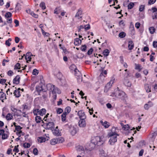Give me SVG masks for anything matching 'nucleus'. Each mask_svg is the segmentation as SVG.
Listing matches in <instances>:
<instances>
[{"label": "nucleus", "mask_w": 157, "mask_h": 157, "mask_svg": "<svg viewBox=\"0 0 157 157\" xmlns=\"http://www.w3.org/2000/svg\"><path fill=\"white\" fill-rule=\"evenodd\" d=\"M108 136L109 137H110L109 141V144L111 145H113L117 141V136H119V135L115 132H112L109 133L108 134Z\"/></svg>", "instance_id": "f257e3e1"}, {"label": "nucleus", "mask_w": 157, "mask_h": 157, "mask_svg": "<svg viewBox=\"0 0 157 157\" xmlns=\"http://www.w3.org/2000/svg\"><path fill=\"white\" fill-rule=\"evenodd\" d=\"M103 143V141L101 140L100 137L97 136L93 138L91 140V144L92 145L93 144L94 145V147L96 145L98 146L101 145Z\"/></svg>", "instance_id": "f03ea898"}, {"label": "nucleus", "mask_w": 157, "mask_h": 157, "mask_svg": "<svg viewBox=\"0 0 157 157\" xmlns=\"http://www.w3.org/2000/svg\"><path fill=\"white\" fill-rule=\"evenodd\" d=\"M46 87L47 90L52 91L53 94H56V93H59L58 88L57 87H55L54 85H52L51 84H47Z\"/></svg>", "instance_id": "7ed1b4c3"}, {"label": "nucleus", "mask_w": 157, "mask_h": 157, "mask_svg": "<svg viewBox=\"0 0 157 157\" xmlns=\"http://www.w3.org/2000/svg\"><path fill=\"white\" fill-rule=\"evenodd\" d=\"M48 123H44L46 125V127L45 128L46 129H54V124L53 122L50 121L49 120L48 121Z\"/></svg>", "instance_id": "20e7f679"}, {"label": "nucleus", "mask_w": 157, "mask_h": 157, "mask_svg": "<svg viewBox=\"0 0 157 157\" xmlns=\"http://www.w3.org/2000/svg\"><path fill=\"white\" fill-rule=\"evenodd\" d=\"M76 148L77 152H81V153L79 154L82 155V156H84L85 153L83 147L82 146L79 145L77 146Z\"/></svg>", "instance_id": "39448f33"}, {"label": "nucleus", "mask_w": 157, "mask_h": 157, "mask_svg": "<svg viewBox=\"0 0 157 157\" xmlns=\"http://www.w3.org/2000/svg\"><path fill=\"white\" fill-rule=\"evenodd\" d=\"M78 115L80 119H85L86 118V116L83 110L79 111L78 112Z\"/></svg>", "instance_id": "423d86ee"}, {"label": "nucleus", "mask_w": 157, "mask_h": 157, "mask_svg": "<svg viewBox=\"0 0 157 157\" xmlns=\"http://www.w3.org/2000/svg\"><path fill=\"white\" fill-rule=\"evenodd\" d=\"M118 88H117V89H115L113 92L111 93L110 94V96L112 97H115L117 98H118L119 95L121 90H118Z\"/></svg>", "instance_id": "0eeeda50"}, {"label": "nucleus", "mask_w": 157, "mask_h": 157, "mask_svg": "<svg viewBox=\"0 0 157 157\" xmlns=\"http://www.w3.org/2000/svg\"><path fill=\"white\" fill-rule=\"evenodd\" d=\"M118 96L119 97L118 98L124 101L127 98V96L125 93L121 91L120 92V93Z\"/></svg>", "instance_id": "6e6552de"}, {"label": "nucleus", "mask_w": 157, "mask_h": 157, "mask_svg": "<svg viewBox=\"0 0 157 157\" xmlns=\"http://www.w3.org/2000/svg\"><path fill=\"white\" fill-rule=\"evenodd\" d=\"M5 132V131L4 129L0 130V135L2 136V140L6 139L8 137V135L7 134L4 133Z\"/></svg>", "instance_id": "1a4fd4ad"}, {"label": "nucleus", "mask_w": 157, "mask_h": 157, "mask_svg": "<svg viewBox=\"0 0 157 157\" xmlns=\"http://www.w3.org/2000/svg\"><path fill=\"white\" fill-rule=\"evenodd\" d=\"M36 90L39 93L38 94L39 95H40V93L41 91H42L43 92H46V90H44L43 88V86H36Z\"/></svg>", "instance_id": "9d476101"}, {"label": "nucleus", "mask_w": 157, "mask_h": 157, "mask_svg": "<svg viewBox=\"0 0 157 157\" xmlns=\"http://www.w3.org/2000/svg\"><path fill=\"white\" fill-rule=\"evenodd\" d=\"M85 119H80L78 122V125L80 127H85L86 125Z\"/></svg>", "instance_id": "9b49d317"}, {"label": "nucleus", "mask_w": 157, "mask_h": 157, "mask_svg": "<svg viewBox=\"0 0 157 157\" xmlns=\"http://www.w3.org/2000/svg\"><path fill=\"white\" fill-rule=\"evenodd\" d=\"M82 11L81 8H80L78 10V12H77L75 15V17H78V19L82 18V17L80 16L82 15Z\"/></svg>", "instance_id": "f8f14e48"}, {"label": "nucleus", "mask_w": 157, "mask_h": 157, "mask_svg": "<svg viewBox=\"0 0 157 157\" xmlns=\"http://www.w3.org/2000/svg\"><path fill=\"white\" fill-rule=\"evenodd\" d=\"M20 78L19 75H17L13 79V83L14 84H16L17 85L20 82Z\"/></svg>", "instance_id": "ddd939ff"}, {"label": "nucleus", "mask_w": 157, "mask_h": 157, "mask_svg": "<svg viewBox=\"0 0 157 157\" xmlns=\"http://www.w3.org/2000/svg\"><path fill=\"white\" fill-rule=\"evenodd\" d=\"M153 105V104L151 101H149L147 104L144 105V108L145 109L148 110L149 108Z\"/></svg>", "instance_id": "4468645a"}, {"label": "nucleus", "mask_w": 157, "mask_h": 157, "mask_svg": "<svg viewBox=\"0 0 157 157\" xmlns=\"http://www.w3.org/2000/svg\"><path fill=\"white\" fill-rule=\"evenodd\" d=\"M78 77H76V78L78 82H82V78L80 72L78 70Z\"/></svg>", "instance_id": "2eb2a0df"}, {"label": "nucleus", "mask_w": 157, "mask_h": 157, "mask_svg": "<svg viewBox=\"0 0 157 157\" xmlns=\"http://www.w3.org/2000/svg\"><path fill=\"white\" fill-rule=\"evenodd\" d=\"M82 40L79 38H76L74 40V44L75 45H78L81 44Z\"/></svg>", "instance_id": "dca6fc26"}, {"label": "nucleus", "mask_w": 157, "mask_h": 157, "mask_svg": "<svg viewBox=\"0 0 157 157\" xmlns=\"http://www.w3.org/2000/svg\"><path fill=\"white\" fill-rule=\"evenodd\" d=\"M76 128L75 127H72L70 129V133L72 136L75 135L77 133Z\"/></svg>", "instance_id": "f3484780"}, {"label": "nucleus", "mask_w": 157, "mask_h": 157, "mask_svg": "<svg viewBox=\"0 0 157 157\" xmlns=\"http://www.w3.org/2000/svg\"><path fill=\"white\" fill-rule=\"evenodd\" d=\"M134 46V44L132 40L129 41L128 42V48L129 50H132Z\"/></svg>", "instance_id": "a211bd4d"}, {"label": "nucleus", "mask_w": 157, "mask_h": 157, "mask_svg": "<svg viewBox=\"0 0 157 157\" xmlns=\"http://www.w3.org/2000/svg\"><path fill=\"white\" fill-rule=\"evenodd\" d=\"M124 84L127 87H130L131 85V82L128 79H124Z\"/></svg>", "instance_id": "6ab92c4d"}, {"label": "nucleus", "mask_w": 157, "mask_h": 157, "mask_svg": "<svg viewBox=\"0 0 157 157\" xmlns=\"http://www.w3.org/2000/svg\"><path fill=\"white\" fill-rule=\"evenodd\" d=\"M100 123L105 128H108L109 126V123L106 121L103 122L102 121H100Z\"/></svg>", "instance_id": "aec40b11"}, {"label": "nucleus", "mask_w": 157, "mask_h": 157, "mask_svg": "<svg viewBox=\"0 0 157 157\" xmlns=\"http://www.w3.org/2000/svg\"><path fill=\"white\" fill-rule=\"evenodd\" d=\"M39 113L38 114L40 115V116H43L46 113V110L45 109L42 108L40 110H39Z\"/></svg>", "instance_id": "412c9836"}, {"label": "nucleus", "mask_w": 157, "mask_h": 157, "mask_svg": "<svg viewBox=\"0 0 157 157\" xmlns=\"http://www.w3.org/2000/svg\"><path fill=\"white\" fill-rule=\"evenodd\" d=\"M38 142L40 143L44 142L46 140V138L45 137H38Z\"/></svg>", "instance_id": "4be33fe9"}, {"label": "nucleus", "mask_w": 157, "mask_h": 157, "mask_svg": "<svg viewBox=\"0 0 157 157\" xmlns=\"http://www.w3.org/2000/svg\"><path fill=\"white\" fill-rule=\"evenodd\" d=\"M57 144L63 143L64 141V139L62 137L56 138Z\"/></svg>", "instance_id": "5701e85b"}, {"label": "nucleus", "mask_w": 157, "mask_h": 157, "mask_svg": "<svg viewBox=\"0 0 157 157\" xmlns=\"http://www.w3.org/2000/svg\"><path fill=\"white\" fill-rule=\"evenodd\" d=\"M1 91H0V99L5 98V99H6V94L4 92H2V89H1Z\"/></svg>", "instance_id": "b1692460"}, {"label": "nucleus", "mask_w": 157, "mask_h": 157, "mask_svg": "<svg viewBox=\"0 0 157 157\" xmlns=\"http://www.w3.org/2000/svg\"><path fill=\"white\" fill-rule=\"evenodd\" d=\"M35 120L37 123H40L41 121H43L41 119V118L39 116H36L35 118ZM42 122L44 123L43 121H42Z\"/></svg>", "instance_id": "393cba45"}, {"label": "nucleus", "mask_w": 157, "mask_h": 157, "mask_svg": "<svg viewBox=\"0 0 157 157\" xmlns=\"http://www.w3.org/2000/svg\"><path fill=\"white\" fill-rule=\"evenodd\" d=\"M54 135L56 136H61V133L59 132V129H54V132H53Z\"/></svg>", "instance_id": "a878e982"}, {"label": "nucleus", "mask_w": 157, "mask_h": 157, "mask_svg": "<svg viewBox=\"0 0 157 157\" xmlns=\"http://www.w3.org/2000/svg\"><path fill=\"white\" fill-rule=\"evenodd\" d=\"M145 89L147 93L151 91V87L149 86L148 84H145L144 85Z\"/></svg>", "instance_id": "bb28decb"}, {"label": "nucleus", "mask_w": 157, "mask_h": 157, "mask_svg": "<svg viewBox=\"0 0 157 157\" xmlns=\"http://www.w3.org/2000/svg\"><path fill=\"white\" fill-rule=\"evenodd\" d=\"M13 94L16 98H19L21 96L20 91H17V90H14Z\"/></svg>", "instance_id": "cd10ccee"}, {"label": "nucleus", "mask_w": 157, "mask_h": 157, "mask_svg": "<svg viewBox=\"0 0 157 157\" xmlns=\"http://www.w3.org/2000/svg\"><path fill=\"white\" fill-rule=\"evenodd\" d=\"M13 118V115L10 113L7 114L6 116V118L8 121L11 120Z\"/></svg>", "instance_id": "c85d7f7f"}, {"label": "nucleus", "mask_w": 157, "mask_h": 157, "mask_svg": "<svg viewBox=\"0 0 157 157\" xmlns=\"http://www.w3.org/2000/svg\"><path fill=\"white\" fill-rule=\"evenodd\" d=\"M50 143L52 145H55L57 144L56 138L51 140L50 141Z\"/></svg>", "instance_id": "c756f323"}, {"label": "nucleus", "mask_w": 157, "mask_h": 157, "mask_svg": "<svg viewBox=\"0 0 157 157\" xmlns=\"http://www.w3.org/2000/svg\"><path fill=\"white\" fill-rule=\"evenodd\" d=\"M109 50L106 49L103 51L102 53L105 56H107L109 55Z\"/></svg>", "instance_id": "7c9ffc66"}, {"label": "nucleus", "mask_w": 157, "mask_h": 157, "mask_svg": "<svg viewBox=\"0 0 157 157\" xmlns=\"http://www.w3.org/2000/svg\"><path fill=\"white\" fill-rule=\"evenodd\" d=\"M67 114L63 112L61 115L62 121H65L66 120V116Z\"/></svg>", "instance_id": "2f4dec72"}, {"label": "nucleus", "mask_w": 157, "mask_h": 157, "mask_svg": "<svg viewBox=\"0 0 157 157\" xmlns=\"http://www.w3.org/2000/svg\"><path fill=\"white\" fill-rule=\"evenodd\" d=\"M149 30L151 34H153L155 32V29L153 27H151L149 28Z\"/></svg>", "instance_id": "473e14b6"}, {"label": "nucleus", "mask_w": 157, "mask_h": 157, "mask_svg": "<svg viewBox=\"0 0 157 157\" xmlns=\"http://www.w3.org/2000/svg\"><path fill=\"white\" fill-rule=\"evenodd\" d=\"M65 112L64 113H65L67 114L69 113L71 111V108L69 106H67L66 107L65 109Z\"/></svg>", "instance_id": "72a5a7b5"}, {"label": "nucleus", "mask_w": 157, "mask_h": 157, "mask_svg": "<svg viewBox=\"0 0 157 157\" xmlns=\"http://www.w3.org/2000/svg\"><path fill=\"white\" fill-rule=\"evenodd\" d=\"M141 66L139 64H135V68L136 70H138L139 71H140L141 70Z\"/></svg>", "instance_id": "f704fd0d"}, {"label": "nucleus", "mask_w": 157, "mask_h": 157, "mask_svg": "<svg viewBox=\"0 0 157 157\" xmlns=\"http://www.w3.org/2000/svg\"><path fill=\"white\" fill-rule=\"evenodd\" d=\"M60 8L58 7L56 8L54 10V13L56 14H58L60 12Z\"/></svg>", "instance_id": "c9c22d12"}, {"label": "nucleus", "mask_w": 157, "mask_h": 157, "mask_svg": "<svg viewBox=\"0 0 157 157\" xmlns=\"http://www.w3.org/2000/svg\"><path fill=\"white\" fill-rule=\"evenodd\" d=\"M87 48V46L86 45H82L80 49L83 52H85Z\"/></svg>", "instance_id": "e433bc0d"}, {"label": "nucleus", "mask_w": 157, "mask_h": 157, "mask_svg": "<svg viewBox=\"0 0 157 157\" xmlns=\"http://www.w3.org/2000/svg\"><path fill=\"white\" fill-rule=\"evenodd\" d=\"M134 3L133 2H130L128 6V9H132L134 6Z\"/></svg>", "instance_id": "4c0bfd02"}, {"label": "nucleus", "mask_w": 157, "mask_h": 157, "mask_svg": "<svg viewBox=\"0 0 157 157\" xmlns=\"http://www.w3.org/2000/svg\"><path fill=\"white\" fill-rule=\"evenodd\" d=\"M125 36L126 33L124 32H123L120 33L119 34V36L121 38L124 37Z\"/></svg>", "instance_id": "58836bf2"}, {"label": "nucleus", "mask_w": 157, "mask_h": 157, "mask_svg": "<svg viewBox=\"0 0 157 157\" xmlns=\"http://www.w3.org/2000/svg\"><path fill=\"white\" fill-rule=\"evenodd\" d=\"M39 109H34L33 112L34 115H37L38 113H39Z\"/></svg>", "instance_id": "ea45409f"}, {"label": "nucleus", "mask_w": 157, "mask_h": 157, "mask_svg": "<svg viewBox=\"0 0 157 157\" xmlns=\"http://www.w3.org/2000/svg\"><path fill=\"white\" fill-rule=\"evenodd\" d=\"M20 64L19 63H17L14 67V69H20L21 67H20Z\"/></svg>", "instance_id": "a19ab883"}, {"label": "nucleus", "mask_w": 157, "mask_h": 157, "mask_svg": "<svg viewBox=\"0 0 157 157\" xmlns=\"http://www.w3.org/2000/svg\"><path fill=\"white\" fill-rule=\"evenodd\" d=\"M130 30L131 32L130 34H131V35H134L135 33L134 27L133 26L132 27H131V28L130 29Z\"/></svg>", "instance_id": "79ce46f5"}, {"label": "nucleus", "mask_w": 157, "mask_h": 157, "mask_svg": "<svg viewBox=\"0 0 157 157\" xmlns=\"http://www.w3.org/2000/svg\"><path fill=\"white\" fill-rule=\"evenodd\" d=\"M122 128L124 130H128L129 128V126L128 124L124 125V126L122 127Z\"/></svg>", "instance_id": "37998d69"}, {"label": "nucleus", "mask_w": 157, "mask_h": 157, "mask_svg": "<svg viewBox=\"0 0 157 157\" xmlns=\"http://www.w3.org/2000/svg\"><path fill=\"white\" fill-rule=\"evenodd\" d=\"M40 7H41L43 10H44L45 9L46 7L45 6V4L44 2H41L40 5Z\"/></svg>", "instance_id": "c03bdc74"}, {"label": "nucleus", "mask_w": 157, "mask_h": 157, "mask_svg": "<svg viewBox=\"0 0 157 157\" xmlns=\"http://www.w3.org/2000/svg\"><path fill=\"white\" fill-rule=\"evenodd\" d=\"M35 56V55H33L32 54V53L30 52H27L25 55V58L26 60H27V57L29 56Z\"/></svg>", "instance_id": "a18cd8bd"}, {"label": "nucleus", "mask_w": 157, "mask_h": 157, "mask_svg": "<svg viewBox=\"0 0 157 157\" xmlns=\"http://www.w3.org/2000/svg\"><path fill=\"white\" fill-rule=\"evenodd\" d=\"M23 147L25 148H29L30 146V145L29 143H24L23 145Z\"/></svg>", "instance_id": "49530a36"}, {"label": "nucleus", "mask_w": 157, "mask_h": 157, "mask_svg": "<svg viewBox=\"0 0 157 157\" xmlns=\"http://www.w3.org/2000/svg\"><path fill=\"white\" fill-rule=\"evenodd\" d=\"M12 16L11 13L10 12H8L6 13L5 14V17L6 18H9Z\"/></svg>", "instance_id": "de8ad7c7"}, {"label": "nucleus", "mask_w": 157, "mask_h": 157, "mask_svg": "<svg viewBox=\"0 0 157 157\" xmlns=\"http://www.w3.org/2000/svg\"><path fill=\"white\" fill-rule=\"evenodd\" d=\"M144 9L145 6L144 5H141L139 7V10L140 12H142Z\"/></svg>", "instance_id": "09e8293b"}, {"label": "nucleus", "mask_w": 157, "mask_h": 157, "mask_svg": "<svg viewBox=\"0 0 157 157\" xmlns=\"http://www.w3.org/2000/svg\"><path fill=\"white\" fill-rule=\"evenodd\" d=\"M94 50L92 48H91L87 52V54L90 55L92 54Z\"/></svg>", "instance_id": "8fccbe9b"}, {"label": "nucleus", "mask_w": 157, "mask_h": 157, "mask_svg": "<svg viewBox=\"0 0 157 157\" xmlns=\"http://www.w3.org/2000/svg\"><path fill=\"white\" fill-rule=\"evenodd\" d=\"M38 71L36 69H35L33 70V75H36L38 74Z\"/></svg>", "instance_id": "3c124183"}, {"label": "nucleus", "mask_w": 157, "mask_h": 157, "mask_svg": "<svg viewBox=\"0 0 157 157\" xmlns=\"http://www.w3.org/2000/svg\"><path fill=\"white\" fill-rule=\"evenodd\" d=\"M33 153L35 155H37L38 154V151L36 148L33 149Z\"/></svg>", "instance_id": "603ef678"}, {"label": "nucleus", "mask_w": 157, "mask_h": 157, "mask_svg": "<svg viewBox=\"0 0 157 157\" xmlns=\"http://www.w3.org/2000/svg\"><path fill=\"white\" fill-rule=\"evenodd\" d=\"M19 145H17L15 146L14 149L13 150V151L16 152L17 153L19 151V150L18 149L17 147H19Z\"/></svg>", "instance_id": "864d4df0"}, {"label": "nucleus", "mask_w": 157, "mask_h": 157, "mask_svg": "<svg viewBox=\"0 0 157 157\" xmlns=\"http://www.w3.org/2000/svg\"><path fill=\"white\" fill-rule=\"evenodd\" d=\"M49 115V113H48L46 116L44 117L43 118V120H44L45 121H48L49 119H47V117H48V115Z\"/></svg>", "instance_id": "5fc2aeb1"}, {"label": "nucleus", "mask_w": 157, "mask_h": 157, "mask_svg": "<svg viewBox=\"0 0 157 157\" xmlns=\"http://www.w3.org/2000/svg\"><path fill=\"white\" fill-rule=\"evenodd\" d=\"M22 128L19 125H17L15 127V130L17 131H20L21 130Z\"/></svg>", "instance_id": "6e6d98bb"}, {"label": "nucleus", "mask_w": 157, "mask_h": 157, "mask_svg": "<svg viewBox=\"0 0 157 157\" xmlns=\"http://www.w3.org/2000/svg\"><path fill=\"white\" fill-rule=\"evenodd\" d=\"M56 111L57 113L60 114L63 112V110L61 108H58Z\"/></svg>", "instance_id": "4d7b16f0"}, {"label": "nucleus", "mask_w": 157, "mask_h": 157, "mask_svg": "<svg viewBox=\"0 0 157 157\" xmlns=\"http://www.w3.org/2000/svg\"><path fill=\"white\" fill-rule=\"evenodd\" d=\"M6 80L5 79H0V83L2 84L3 85L6 82Z\"/></svg>", "instance_id": "13d9d810"}, {"label": "nucleus", "mask_w": 157, "mask_h": 157, "mask_svg": "<svg viewBox=\"0 0 157 157\" xmlns=\"http://www.w3.org/2000/svg\"><path fill=\"white\" fill-rule=\"evenodd\" d=\"M78 70L76 68H75L74 70L75 74L76 77L78 76Z\"/></svg>", "instance_id": "bf43d9fd"}, {"label": "nucleus", "mask_w": 157, "mask_h": 157, "mask_svg": "<svg viewBox=\"0 0 157 157\" xmlns=\"http://www.w3.org/2000/svg\"><path fill=\"white\" fill-rule=\"evenodd\" d=\"M21 6L19 3H17L15 7L16 10H19V7Z\"/></svg>", "instance_id": "052dcab7"}, {"label": "nucleus", "mask_w": 157, "mask_h": 157, "mask_svg": "<svg viewBox=\"0 0 157 157\" xmlns=\"http://www.w3.org/2000/svg\"><path fill=\"white\" fill-rule=\"evenodd\" d=\"M86 26H87V27H86L84 28V29L85 30H87L90 29V25L89 24L85 25V27H86Z\"/></svg>", "instance_id": "680f3d73"}, {"label": "nucleus", "mask_w": 157, "mask_h": 157, "mask_svg": "<svg viewBox=\"0 0 157 157\" xmlns=\"http://www.w3.org/2000/svg\"><path fill=\"white\" fill-rule=\"evenodd\" d=\"M156 0H149L148 2V4L151 5L153 4L155 2Z\"/></svg>", "instance_id": "e2e57ef3"}, {"label": "nucleus", "mask_w": 157, "mask_h": 157, "mask_svg": "<svg viewBox=\"0 0 157 157\" xmlns=\"http://www.w3.org/2000/svg\"><path fill=\"white\" fill-rule=\"evenodd\" d=\"M13 74V72L11 70H9L7 73L8 75L9 76H12Z\"/></svg>", "instance_id": "0e129e2a"}, {"label": "nucleus", "mask_w": 157, "mask_h": 157, "mask_svg": "<svg viewBox=\"0 0 157 157\" xmlns=\"http://www.w3.org/2000/svg\"><path fill=\"white\" fill-rule=\"evenodd\" d=\"M153 45L154 48H157V41H154L153 43Z\"/></svg>", "instance_id": "69168bd1"}, {"label": "nucleus", "mask_w": 157, "mask_h": 157, "mask_svg": "<svg viewBox=\"0 0 157 157\" xmlns=\"http://www.w3.org/2000/svg\"><path fill=\"white\" fill-rule=\"evenodd\" d=\"M151 10L153 11V13L157 12V8L155 7H152L151 9Z\"/></svg>", "instance_id": "338daca9"}, {"label": "nucleus", "mask_w": 157, "mask_h": 157, "mask_svg": "<svg viewBox=\"0 0 157 157\" xmlns=\"http://www.w3.org/2000/svg\"><path fill=\"white\" fill-rule=\"evenodd\" d=\"M153 19H157V13H155L152 16Z\"/></svg>", "instance_id": "774afa93"}]
</instances>
